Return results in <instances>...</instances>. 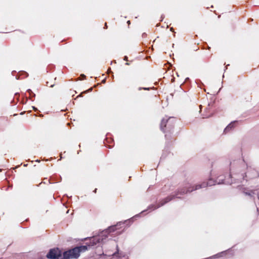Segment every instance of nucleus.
Here are the masks:
<instances>
[{
	"mask_svg": "<svg viewBox=\"0 0 259 259\" xmlns=\"http://www.w3.org/2000/svg\"><path fill=\"white\" fill-rule=\"evenodd\" d=\"M61 254V251L58 248L51 249L47 254V257L50 259L58 258Z\"/></svg>",
	"mask_w": 259,
	"mask_h": 259,
	"instance_id": "nucleus-1",
	"label": "nucleus"
},
{
	"mask_svg": "<svg viewBox=\"0 0 259 259\" xmlns=\"http://www.w3.org/2000/svg\"><path fill=\"white\" fill-rule=\"evenodd\" d=\"M235 123V122H232L230 123L224 130L225 133L228 132L230 130H231L232 128H233L234 126V124Z\"/></svg>",
	"mask_w": 259,
	"mask_h": 259,
	"instance_id": "nucleus-2",
	"label": "nucleus"
},
{
	"mask_svg": "<svg viewBox=\"0 0 259 259\" xmlns=\"http://www.w3.org/2000/svg\"><path fill=\"white\" fill-rule=\"evenodd\" d=\"M100 238L99 237H94L92 239V241L93 242V244L92 245H93L94 244H96L97 242H100Z\"/></svg>",
	"mask_w": 259,
	"mask_h": 259,
	"instance_id": "nucleus-3",
	"label": "nucleus"
},
{
	"mask_svg": "<svg viewBox=\"0 0 259 259\" xmlns=\"http://www.w3.org/2000/svg\"><path fill=\"white\" fill-rule=\"evenodd\" d=\"M165 124H166V121L164 120V119H163L162 121H161V128H162V126H165Z\"/></svg>",
	"mask_w": 259,
	"mask_h": 259,
	"instance_id": "nucleus-4",
	"label": "nucleus"
},
{
	"mask_svg": "<svg viewBox=\"0 0 259 259\" xmlns=\"http://www.w3.org/2000/svg\"><path fill=\"white\" fill-rule=\"evenodd\" d=\"M214 183L213 182H212L211 181H210L208 184H207V185H208V186H211V185H214Z\"/></svg>",
	"mask_w": 259,
	"mask_h": 259,
	"instance_id": "nucleus-5",
	"label": "nucleus"
},
{
	"mask_svg": "<svg viewBox=\"0 0 259 259\" xmlns=\"http://www.w3.org/2000/svg\"><path fill=\"white\" fill-rule=\"evenodd\" d=\"M107 234V231H104L102 233V236H106V234Z\"/></svg>",
	"mask_w": 259,
	"mask_h": 259,
	"instance_id": "nucleus-6",
	"label": "nucleus"
},
{
	"mask_svg": "<svg viewBox=\"0 0 259 259\" xmlns=\"http://www.w3.org/2000/svg\"><path fill=\"white\" fill-rule=\"evenodd\" d=\"M201 186H196V187H195V190H196V189H198V188H201Z\"/></svg>",
	"mask_w": 259,
	"mask_h": 259,
	"instance_id": "nucleus-7",
	"label": "nucleus"
},
{
	"mask_svg": "<svg viewBox=\"0 0 259 259\" xmlns=\"http://www.w3.org/2000/svg\"><path fill=\"white\" fill-rule=\"evenodd\" d=\"M144 89L145 90H148L149 88H144Z\"/></svg>",
	"mask_w": 259,
	"mask_h": 259,
	"instance_id": "nucleus-8",
	"label": "nucleus"
},
{
	"mask_svg": "<svg viewBox=\"0 0 259 259\" xmlns=\"http://www.w3.org/2000/svg\"><path fill=\"white\" fill-rule=\"evenodd\" d=\"M205 186H206V185L205 184H203V186L202 187H204Z\"/></svg>",
	"mask_w": 259,
	"mask_h": 259,
	"instance_id": "nucleus-9",
	"label": "nucleus"
},
{
	"mask_svg": "<svg viewBox=\"0 0 259 259\" xmlns=\"http://www.w3.org/2000/svg\"><path fill=\"white\" fill-rule=\"evenodd\" d=\"M127 59V57H124V60H126Z\"/></svg>",
	"mask_w": 259,
	"mask_h": 259,
	"instance_id": "nucleus-10",
	"label": "nucleus"
},
{
	"mask_svg": "<svg viewBox=\"0 0 259 259\" xmlns=\"http://www.w3.org/2000/svg\"><path fill=\"white\" fill-rule=\"evenodd\" d=\"M127 23H128V24H130V21H127Z\"/></svg>",
	"mask_w": 259,
	"mask_h": 259,
	"instance_id": "nucleus-11",
	"label": "nucleus"
},
{
	"mask_svg": "<svg viewBox=\"0 0 259 259\" xmlns=\"http://www.w3.org/2000/svg\"><path fill=\"white\" fill-rule=\"evenodd\" d=\"M169 199L167 200L165 202L169 201Z\"/></svg>",
	"mask_w": 259,
	"mask_h": 259,
	"instance_id": "nucleus-12",
	"label": "nucleus"
},
{
	"mask_svg": "<svg viewBox=\"0 0 259 259\" xmlns=\"http://www.w3.org/2000/svg\"><path fill=\"white\" fill-rule=\"evenodd\" d=\"M114 227H113V228H114ZM112 229V228H110V230H111Z\"/></svg>",
	"mask_w": 259,
	"mask_h": 259,
	"instance_id": "nucleus-13",
	"label": "nucleus"
}]
</instances>
